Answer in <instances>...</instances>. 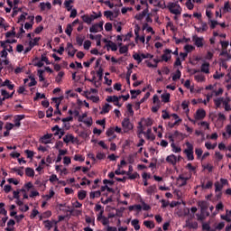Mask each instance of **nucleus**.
<instances>
[{"mask_svg":"<svg viewBox=\"0 0 231 231\" xmlns=\"http://www.w3.org/2000/svg\"><path fill=\"white\" fill-rule=\"evenodd\" d=\"M189 64L193 66H198L199 68L198 70H195V73L203 72V57L202 56H193L189 59Z\"/></svg>","mask_w":231,"mask_h":231,"instance_id":"1","label":"nucleus"},{"mask_svg":"<svg viewBox=\"0 0 231 231\" xmlns=\"http://www.w3.org/2000/svg\"><path fill=\"white\" fill-rule=\"evenodd\" d=\"M169 13L174 15H180L181 14V6L176 3H168L167 6Z\"/></svg>","mask_w":231,"mask_h":231,"instance_id":"2","label":"nucleus"},{"mask_svg":"<svg viewBox=\"0 0 231 231\" xmlns=\"http://www.w3.org/2000/svg\"><path fill=\"white\" fill-rule=\"evenodd\" d=\"M183 153L186 154V159H188V161L195 160L193 155V144L189 142H186V149H184Z\"/></svg>","mask_w":231,"mask_h":231,"instance_id":"3","label":"nucleus"},{"mask_svg":"<svg viewBox=\"0 0 231 231\" xmlns=\"http://www.w3.org/2000/svg\"><path fill=\"white\" fill-rule=\"evenodd\" d=\"M122 128H124L125 134H127L134 129V125H132V123H130L129 118L126 117L124 119V121H122Z\"/></svg>","mask_w":231,"mask_h":231,"instance_id":"4","label":"nucleus"},{"mask_svg":"<svg viewBox=\"0 0 231 231\" xmlns=\"http://www.w3.org/2000/svg\"><path fill=\"white\" fill-rule=\"evenodd\" d=\"M202 119H203V109H198L197 114H195V120L193 121V123L199 126H203V122L200 121Z\"/></svg>","mask_w":231,"mask_h":231,"instance_id":"5","label":"nucleus"},{"mask_svg":"<svg viewBox=\"0 0 231 231\" xmlns=\"http://www.w3.org/2000/svg\"><path fill=\"white\" fill-rule=\"evenodd\" d=\"M137 129L139 130V136L140 134H145V137L147 138V140H154V137H151V133L152 132V130L151 128H149L147 130V132H143V126L142 125V122L139 123V126L137 127Z\"/></svg>","mask_w":231,"mask_h":231,"instance_id":"6","label":"nucleus"},{"mask_svg":"<svg viewBox=\"0 0 231 231\" xmlns=\"http://www.w3.org/2000/svg\"><path fill=\"white\" fill-rule=\"evenodd\" d=\"M63 97H52V102L55 103V111L53 112L55 116L59 115L61 116L62 113H60V110H59V106L60 105V101H62Z\"/></svg>","mask_w":231,"mask_h":231,"instance_id":"7","label":"nucleus"},{"mask_svg":"<svg viewBox=\"0 0 231 231\" xmlns=\"http://www.w3.org/2000/svg\"><path fill=\"white\" fill-rule=\"evenodd\" d=\"M25 119V115H18V116H14V119L13 120V122L14 124V126H16V128H20V126L22 125V123H20L22 120Z\"/></svg>","mask_w":231,"mask_h":231,"instance_id":"8","label":"nucleus"},{"mask_svg":"<svg viewBox=\"0 0 231 231\" xmlns=\"http://www.w3.org/2000/svg\"><path fill=\"white\" fill-rule=\"evenodd\" d=\"M198 206L199 207V214H197V220L203 223V201H199Z\"/></svg>","mask_w":231,"mask_h":231,"instance_id":"9","label":"nucleus"},{"mask_svg":"<svg viewBox=\"0 0 231 231\" xmlns=\"http://www.w3.org/2000/svg\"><path fill=\"white\" fill-rule=\"evenodd\" d=\"M134 32L135 33V39L139 40L140 42L144 43L145 42V37L139 35L140 26L138 24L135 25V29L134 30Z\"/></svg>","mask_w":231,"mask_h":231,"instance_id":"10","label":"nucleus"},{"mask_svg":"<svg viewBox=\"0 0 231 231\" xmlns=\"http://www.w3.org/2000/svg\"><path fill=\"white\" fill-rule=\"evenodd\" d=\"M51 138H52V134H47L40 138V142L43 144H49L51 143Z\"/></svg>","mask_w":231,"mask_h":231,"instance_id":"11","label":"nucleus"},{"mask_svg":"<svg viewBox=\"0 0 231 231\" xmlns=\"http://www.w3.org/2000/svg\"><path fill=\"white\" fill-rule=\"evenodd\" d=\"M55 220H43V226L45 227V229L47 230H51V228L55 227Z\"/></svg>","mask_w":231,"mask_h":231,"instance_id":"12","label":"nucleus"},{"mask_svg":"<svg viewBox=\"0 0 231 231\" xmlns=\"http://www.w3.org/2000/svg\"><path fill=\"white\" fill-rule=\"evenodd\" d=\"M179 161V159L174 154H171L166 158V162L168 163H171V165H176V162Z\"/></svg>","mask_w":231,"mask_h":231,"instance_id":"13","label":"nucleus"},{"mask_svg":"<svg viewBox=\"0 0 231 231\" xmlns=\"http://www.w3.org/2000/svg\"><path fill=\"white\" fill-rule=\"evenodd\" d=\"M148 13L149 8H145V10L142 11V13L135 14V20L142 21V19H143V17H145Z\"/></svg>","mask_w":231,"mask_h":231,"instance_id":"14","label":"nucleus"},{"mask_svg":"<svg viewBox=\"0 0 231 231\" xmlns=\"http://www.w3.org/2000/svg\"><path fill=\"white\" fill-rule=\"evenodd\" d=\"M193 42H195V46H197L198 48L202 47L203 46V38H199L197 35H194Z\"/></svg>","mask_w":231,"mask_h":231,"instance_id":"15","label":"nucleus"},{"mask_svg":"<svg viewBox=\"0 0 231 231\" xmlns=\"http://www.w3.org/2000/svg\"><path fill=\"white\" fill-rule=\"evenodd\" d=\"M103 42H108V44H106V47L110 48L111 51H116L118 50L115 42L107 41L106 39L103 40Z\"/></svg>","mask_w":231,"mask_h":231,"instance_id":"16","label":"nucleus"},{"mask_svg":"<svg viewBox=\"0 0 231 231\" xmlns=\"http://www.w3.org/2000/svg\"><path fill=\"white\" fill-rule=\"evenodd\" d=\"M162 61H166V62H168L169 60H171V50L170 49L164 50V54H162Z\"/></svg>","mask_w":231,"mask_h":231,"instance_id":"17","label":"nucleus"},{"mask_svg":"<svg viewBox=\"0 0 231 231\" xmlns=\"http://www.w3.org/2000/svg\"><path fill=\"white\" fill-rule=\"evenodd\" d=\"M81 19H83V23L86 24H91V23L96 20V18H92L88 14H84L83 16H81Z\"/></svg>","mask_w":231,"mask_h":231,"instance_id":"18","label":"nucleus"},{"mask_svg":"<svg viewBox=\"0 0 231 231\" xmlns=\"http://www.w3.org/2000/svg\"><path fill=\"white\" fill-rule=\"evenodd\" d=\"M39 42H41V37H35L32 40H30V42H28V46H31V47L39 46Z\"/></svg>","mask_w":231,"mask_h":231,"instance_id":"19","label":"nucleus"},{"mask_svg":"<svg viewBox=\"0 0 231 231\" xmlns=\"http://www.w3.org/2000/svg\"><path fill=\"white\" fill-rule=\"evenodd\" d=\"M110 104H105V106H103V108L101 109V112H99V115H106L110 113Z\"/></svg>","mask_w":231,"mask_h":231,"instance_id":"20","label":"nucleus"},{"mask_svg":"<svg viewBox=\"0 0 231 231\" xmlns=\"http://www.w3.org/2000/svg\"><path fill=\"white\" fill-rule=\"evenodd\" d=\"M185 227H188L189 229H196V228H198V223L190 222L189 220H186Z\"/></svg>","mask_w":231,"mask_h":231,"instance_id":"21","label":"nucleus"},{"mask_svg":"<svg viewBox=\"0 0 231 231\" xmlns=\"http://www.w3.org/2000/svg\"><path fill=\"white\" fill-rule=\"evenodd\" d=\"M62 140L64 141V143H67V144L69 143H74V135L68 134V135L64 136L62 138Z\"/></svg>","mask_w":231,"mask_h":231,"instance_id":"22","label":"nucleus"},{"mask_svg":"<svg viewBox=\"0 0 231 231\" xmlns=\"http://www.w3.org/2000/svg\"><path fill=\"white\" fill-rule=\"evenodd\" d=\"M45 8H47V10H51L52 8V5L49 2L40 3V10L45 11Z\"/></svg>","mask_w":231,"mask_h":231,"instance_id":"23","label":"nucleus"},{"mask_svg":"<svg viewBox=\"0 0 231 231\" xmlns=\"http://www.w3.org/2000/svg\"><path fill=\"white\" fill-rule=\"evenodd\" d=\"M11 171L15 172L18 176L23 177L24 172H23V167L20 168H13L11 169Z\"/></svg>","mask_w":231,"mask_h":231,"instance_id":"24","label":"nucleus"},{"mask_svg":"<svg viewBox=\"0 0 231 231\" xmlns=\"http://www.w3.org/2000/svg\"><path fill=\"white\" fill-rule=\"evenodd\" d=\"M16 42V40H6V41H2L0 42V47L1 48H6V44H13Z\"/></svg>","mask_w":231,"mask_h":231,"instance_id":"25","label":"nucleus"},{"mask_svg":"<svg viewBox=\"0 0 231 231\" xmlns=\"http://www.w3.org/2000/svg\"><path fill=\"white\" fill-rule=\"evenodd\" d=\"M143 226H145V227H147L149 229H154V227H155L154 222L152 220L143 221Z\"/></svg>","mask_w":231,"mask_h":231,"instance_id":"26","label":"nucleus"},{"mask_svg":"<svg viewBox=\"0 0 231 231\" xmlns=\"http://www.w3.org/2000/svg\"><path fill=\"white\" fill-rule=\"evenodd\" d=\"M219 24L221 23L217 22L216 20L208 19L209 29L213 30L215 29V27L218 26Z\"/></svg>","mask_w":231,"mask_h":231,"instance_id":"27","label":"nucleus"},{"mask_svg":"<svg viewBox=\"0 0 231 231\" xmlns=\"http://www.w3.org/2000/svg\"><path fill=\"white\" fill-rule=\"evenodd\" d=\"M214 103H215V106H217V108H219L220 106H222V104H225L226 102L224 101V97H220V98L215 99Z\"/></svg>","mask_w":231,"mask_h":231,"instance_id":"28","label":"nucleus"},{"mask_svg":"<svg viewBox=\"0 0 231 231\" xmlns=\"http://www.w3.org/2000/svg\"><path fill=\"white\" fill-rule=\"evenodd\" d=\"M15 224L14 220L10 219L8 220V223L5 224V226H7L8 227L5 228V231H13V227Z\"/></svg>","mask_w":231,"mask_h":231,"instance_id":"29","label":"nucleus"},{"mask_svg":"<svg viewBox=\"0 0 231 231\" xmlns=\"http://www.w3.org/2000/svg\"><path fill=\"white\" fill-rule=\"evenodd\" d=\"M128 211H142V206L140 204L128 207Z\"/></svg>","mask_w":231,"mask_h":231,"instance_id":"30","label":"nucleus"},{"mask_svg":"<svg viewBox=\"0 0 231 231\" xmlns=\"http://www.w3.org/2000/svg\"><path fill=\"white\" fill-rule=\"evenodd\" d=\"M103 31V27H98V26H91L89 27V32L91 33H97Z\"/></svg>","mask_w":231,"mask_h":231,"instance_id":"31","label":"nucleus"},{"mask_svg":"<svg viewBox=\"0 0 231 231\" xmlns=\"http://www.w3.org/2000/svg\"><path fill=\"white\" fill-rule=\"evenodd\" d=\"M132 226H134V229L135 231H139L140 230V225H139V220L138 219H134L131 222Z\"/></svg>","mask_w":231,"mask_h":231,"instance_id":"32","label":"nucleus"},{"mask_svg":"<svg viewBox=\"0 0 231 231\" xmlns=\"http://www.w3.org/2000/svg\"><path fill=\"white\" fill-rule=\"evenodd\" d=\"M25 175L27 177L32 178V177H33L35 175V171L32 168H26L25 169Z\"/></svg>","mask_w":231,"mask_h":231,"instance_id":"33","label":"nucleus"},{"mask_svg":"<svg viewBox=\"0 0 231 231\" xmlns=\"http://www.w3.org/2000/svg\"><path fill=\"white\" fill-rule=\"evenodd\" d=\"M156 190H157V188L155 187V185L149 186L147 188V195L152 196L153 193H155Z\"/></svg>","mask_w":231,"mask_h":231,"instance_id":"34","label":"nucleus"},{"mask_svg":"<svg viewBox=\"0 0 231 231\" xmlns=\"http://www.w3.org/2000/svg\"><path fill=\"white\" fill-rule=\"evenodd\" d=\"M120 101V97H116V96H110L108 97H106V102L111 103V102H119Z\"/></svg>","mask_w":231,"mask_h":231,"instance_id":"35","label":"nucleus"},{"mask_svg":"<svg viewBox=\"0 0 231 231\" xmlns=\"http://www.w3.org/2000/svg\"><path fill=\"white\" fill-rule=\"evenodd\" d=\"M84 36H78L76 37V44L79 47L82 46V44L84 43Z\"/></svg>","mask_w":231,"mask_h":231,"instance_id":"36","label":"nucleus"},{"mask_svg":"<svg viewBox=\"0 0 231 231\" xmlns=\"http://www.w3.org/2000/svg\"><path fill=\"white\" fill-rule=\"evenodd\" d=\"M110 218L108 217H101V219L97 220L101 222V225H103L104 226H107L108 224H110Z\"/></svg>","mask_w":231,"mask_h":231,"instance_id":"37","label":"nucleus"},{"mask_svg":"<svg viewBox=\"0 0 231 231\" xmlns=\"http://www.w3.org/2000/svg\"><path fill=\"white\" fill-rule=\"evenodd\" d=\"M79 123H83L88 127H91L93 125V119L91 117L88 118V120L79 121Z\"/></svg>","mask_w":231,"mask_h":231,"instance_id":"38","label":"nucleus"},{"mask_svg":"<svg viewBox=\"0 0 231 231\" xmlns=\"http://www.w3.org/2000/svg\"><path fill=\"white\" fill-rule=\"evenodd\" d=\"M142 122H143L144 125L146 127H151L152 126V119L147 118V119H142Z\"/></svg>","mask_w":231,"mask_h":231,"instance_id":"39","label":"nucleus"},{"mask_svg":"<svg viewBox=\"0 0 231 231\" xmlns=\"http://www.w3.org/2000/svg\"><path fill=\"white\" fill-rule=\"evenodd\" d=\"M171 148H172V152L174 153L181 152V148H180L179 146H176L174 143H171Z\"/></svg>","mask_w":231,"mask_h":231,"instance_id":"40","label":"nucleus"},{"mask_svg":"<svg viewBox=\"0 0 231 231\" xmlns=\"http://www.w3.org/2000/svg\"><path fill=\"white\" fill-rule=\"evenodd\" d=\"M171 97V95L169 93L161 95V99H162V102L169 103V99Z\"/></svg>","mask_w":231,"mask_h":231,"instance_id":"41","label":"nucleus"},{"mask_svg":"<svg viewBox=\"0 0 231 231\" xmlns=\"http://www.w3.org/2000/svg\"><path fill=\"white\" fill-rule=\"evenodd\" d=\"M1 90V96H3V98H12V95L8 93L5 89H0Z\"/></svg>","mask_w":231,"mask_h":231,"instance_id":"42","label":"nucleus"},{"mask_svg":"<svg viewBox=\"0 0 231 231\" xmlns=\"http://www.w3.org/2000/svg\"><path fill=\"white\" fill-rule=\"evenodd\" d=\"M78 199L79 200H84V199H86V191L83 189L79 190V192H78Z\"/></svg>","mask_w":231,"mask_h":231,"instance_id":"43","label":"nucleus"},{"mask_svg":"<svg viewBox=\"0 0 231 231\" xmlns=\"http://www.w3.org/2000/svg\"><path fill=\"white\" fill-rule=\"evenodd\" d=\"M187 179L184 178L182 175H180V178H178V182H180V186L183 187L186 185Z\"/></svg>","mask_w":231,"mask_h":231,"instance_id":"44","label":"nucleus"},{"mask_svg":"<svg viewBox=\"0 0 231 231\" xmlns=\"http://www.w3.org/2000/svg\"><path fill=\"white\" fill-rule=\"evenodd\" d=\"M181 79V71L180 69L176 70V74L172 76V81H176L178 79Z\"/></svg>","mask_w":231,"mask_h":231,"instance_id":"45","label":"nucleus"},{"mask_svg":"<svg viewBox=\"0 0 231 231\" xmlns=\"http://www.w3.org/2000/svg\"><path fill=\"white\" fill-rule=\"evenodd\" d=\"M45 98V95L44 94H41L40 92H37L35 94V97H33V101H38L40 99H44Z\"/></svg>","mask_w":231,"mask_h":231,"instance_id":"46","label":"nucleus"},{"mask_svg":"<svg viewBox=\"0 0 231 231\" xmlns=\"http://www.w3.org/2000/svg\"><path fill=\"white\" fill-rule=\"evenodd\" d=\"M224 186L225 185H221L220 183L216 182L215 183V192H221L222 189H224Z\"/></svg>","mask_w":231,"mask_h":231,"instance_id":"47","label":"nucleus"},{"mask_svg":"<svg viewBox=\"0 0 231 231\" xmlns=\"http://www.w3.org/2000/svg\"><path fill=\"white\" fill-rule=\"evenodd\" d=\"M141 93L140 90H130V95H132V99L137 98V96H139Z\"/></svg>","mask_w":231,"mask_h":231,"instance_id":"48","label":"nucleus"},{"mask_svg":"<svg viewBox=\"0 0 231 231\" xmlns=\"http://www.w3.org/2000/svg\"><path fill=\"white\" fill-rule=\"evenodd\" d=\"M225 74L224 73H218V72H215V74H213V79L215 80H219L220 79L224 78Z\"/></svg>","mask_w":231,"mask_h":231,"instance_id":"49","label":"nucleus"},{"mask_svg":"<svg viewBox=\"0 0 231 231\" xmlns=\"http://www.w3.org/2000/svg\"><path fill=\"white\" fill-rule=\"evenodd\" d=\"M215 159H217V162H220L224 159V155L220 152H215Z\"/></svg>","mask_w":231,"mask_h":231,"instance_id":"50","label":"nucleus"},{"mask_svg":"<svg viewBox=\"0 0 231 231\" xmlns=\"http://www.w3.org/2000/svg\"><path fill=\"white\" fill-rule=\"evenodd\" d=\"M96 75H97L99 81L103 79V69L101 67H99V69H97V72H96Z\"/></svg>","mask_w":231,"mask_h":231,"instance_id":"51","label":"nucleus"},{"mask_svg":"<svg viewBox=\"0 0 231 231\" xmlns=\"http://www.w3.org/2000/svg\"><path fill=\"white\" fill-rule=\"evenodd\" d=\"M16 34H17V33L14 32V27H13V30H11L10 32H8L5 33V37H6L7 39H9V38L14 37V36L16 35Z\"/></svg>","mask_w":231,"mask_h":231,"instance_id":"52","label":"nucleus"},{"mask_svg":"<svg viewBox=\"0 0 231 231\" xmlns=\"http://www.w3.org/2000/svg\"><path fill=\"white\" fill-rule=\"evenodd\" d=\"M188 42H189V39H188V38L176 39V45H180L181 43H186Z\"/></svg>","mask_w":231,"mask_h":231,"instance_id":"53","label":"nucleus"},{"mask_svg":"<svg viewBox=\"0 0 231 231\" xmlns=\"http://www.w3.org/2000/svg\"><path fill=\"white\" fill-rule=\"evenodd\" d=\"M205 147L208 150H214L217 147V143H205Z\"/></svg>","mask_w":231,"mask_h":231,"instance_id":"54","label":"nucleus"},{"mask_svg":"<svg viewBox=\"0 0 231 231\" xmlns=\"http://www.w3.org/2000/svg\"><path fill=\"white\" fill-rule=\"evenodd\" d=\"M62 131L64 130L59 128V125H54V127H52V132H55L54 136L59 135V132H62Z\"/></svg>","mask_w":231,"mask_h":231,"instance_id":"55","label":"nucleus"},{"mask_svg":"<svg viewBox=\"0 0 231 231\" xmlns=\"http://www.w3.org/2000/svg\"><path fill=\"white\" fill-rule=\"evenodd\" d=\"M193 50H195V47H193V45L184 46V51H186V53H189V52L193 51Z\"/></svg>","mask_w":231,"mask_h":231,"instance_id":"56","label":"nucleus"},{"mask_svg":"<svg viewBox=\"0 0 231 231\" xmlns=\"http://www.w3.org/2000/svg\"><path fill=\"white\" fill-rule=\"evenodd\" d=\"M231 11L230 4L228 2H225L224 4V14Z\"/></svg>","mask_w":231,"mask_h":231,"instance_id":"57","label":"nucleus"},{"mask_svg":"<svg viewBox=\"0 0 231 231\" xmlns=\"http://www.w3.org/2000/svg\"><path fill=\"white\" fill-rule=\"evenodd\" d=\"M81 46L84 47V50L88 51L89 48H91V42L86 41V42H84L83 45H81Z\"/></svg>","mask_w":231,"mask_h":231,"instance_id":"58","label":"nucleus"},{"mask_svg":"<svg viewBox=\"0 0 231 231\" xmlns=\"http://www.w3.org/2000/svg\"><path fill=\"white\" fill-rule=\"evenodd\" d=\"M128 51V45H124V47H120L119 52L120 54H125Z\"/></svg>","mask_w":231,"mask_h":231,"instance_id":"59","label":"nucleus"},{"mask_svg":"<svg viewBox=\"0 0 231 231\" xmlns=\"http://www.w3.org/2000/svg\"><path fill=\"white\" fill-rule=\"evenodd\" d=\"M14 127H16V125L12 123H6V125H5V129H6V131H12Z\"/></svg>","mask_w":231,"mask_h":231,"instance_id":"60","label":"nucleus"},{"mask_svg":"<svg viewBox=\"0 0 231 231\" xmlns=\"http://www.w3.org/2000/svg\"><path fill=\"white\" fill-rule=\"evenodd\" d=\"M37 72L39 73V80H40V82H43L45 80V79L43 78L44 70L39 69V70H37Z\"/></svg>","mask_w":231,"mask_h":231,"instance_id":"61","label":"nucleus"},{"mask_svg":"<svg viewBox=\"0 0 231 231\" xmlns=\"http://www.w3.org/2000/svg\"><path fill=\"white\" fill-rule=\"evenodd\" d=\"M65 32L66 34H68L69 37H70V34L72 33V26L70 25V23L68 24Z\"/></svg>","mask_w":231,"mask_h":231,"instance_id":"62","label":"nucleus"},{"mask_svg":"<svg viewBox=\"0 0 231 231\" xmlns=\"http://www.w3.org/2000/svg\"><path fill=\"white\" fill-rule=\"evenodd\" d=\"M134 60H137V63H141L143 58L140 57V54H134Z\"/></svg>","mask_w":231,"mask_h":231,"instance_id":"63","label":"nucleus"},{"mask_svg":"<svg viewBox=\"0 0 231 231\" xmlns=\"http://www.w3.org/2000/svg\"><path fill=\"white\" fill-rule=\"evenodd\" d=\"M103 15L105 17H106L107 19H110L113 16V12H111V11H105L103 13Z\"/></svg>","mask_w":231,"mask_h":231,"instance_id":"64","label":"nucleus"}]
</instances>
